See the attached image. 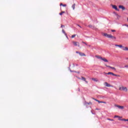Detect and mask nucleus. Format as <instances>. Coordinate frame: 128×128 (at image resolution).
<instances>
[{
  "mask_svg": "<svg viewBox=\"0 0 128 128\" xmlns=\"http://www.w3.org/2000/svg\"><path fill=\"white\" fill-rule=\"evenodd\" d=\"M90 104H92V102H86V101H85L84 102V106H88Z\"/></svg>",
  "mask_w": 128,
  "mask_h": 128,
  "instance_id": "nucleus-6",
  "label": "nucleus"
},
{
  "mask_svg": "<svg viewBox=\"0 0 128 128\" xmlns=\"http://www.w3.org/2000/svg\"><path fill=\"white\" fill-rule=\"evenodd\" d=\"M64 6V4H62V3L60 4V6Z\"/></svg>",
  "mask_w": 128,
  "mask_h": 128,
  "instance_id": "nucleus-29",
  "label": "nucleus"
},
{
  "mask_svg": "<svg viewBox=\"0 0 128 128\" xmlns=\"http://www.w3.org/2000/svg\"><path fill=\"white\" fill-rule=\"evenodd\" d=\"M127 20H128V18H127Z\"/></svg>",
  "mask_w": 128,
  "mask_h": 128,
  "instance_id": "nucleus-43",
  "label": "nucleus"
},
{
  "mask_svg": "<svg viewBox=\"0 0 128 128\" xmlns=\"http://www.w3.org/2000/svg\"><path fill=\"white\" fill-rule=\"evenodd\" d=\"M125 122H128V119H125Z\"/></svg>",
  "mask_w": 128,
  "mask_h": 128,
  "instance_id": "nucleus-34",
  "label": "nucleus"
},
{
  "mask_svg": "<svg viewBox=\"0 0 128 128\" xmlns=\"http://www.w3.org/2000/svg\"><path fill=\"white\" fill-rule=\"evenodd\" d=\"M92 80H94V82H98V79L95 78H92Z\"/></svg>",
  "mask_w": 128,
  "mask_h": 128,
  "instance_id": "nucleus-17",
  "label": "nucleus"
},
{
  "mask_svg": "<svg viewBox=\"0 0 128 128\" xmlns=\"http://www.w3.org/2000/svg\"><path fill=\"white\" fill-rule=\"evenodd\" d=\"M62 32L66 36V38H68V34H66V33L64 30V29L62 30Z\"/></svg>",
  "mask_w": 128,
  "mask_h": 128,
  "instance_id": "nucleus-13",
  "label": "nucleus"
},
{
  "mask_svg": "<svg viewBox=\"0 0 128 128\" xmlns=\"http://www.w3.org/2000/svg\"><path fill=\"white\" fill-rule=\"evenodd\" d=\"M61 28H64V26L62 24V25H61Z\"/></svg>",
  "mask_w": 128,
  "mask_h": 128,
  "instance_id": "nucleus-30",
  "label": "nucleus"
},
{
  "mask_svg": "<svg viewBox=\"0 0 128 128\" xmlns=\"http://www.w3.org/2000/svg\"><path fill=\"white\" fill-rule=\"evenodd\" d=\"M76 54H80V52H76Z\"/></svg>",
  "mask_w": 128,
  "mask_h": 128,
  "instance_id": "nucleus-37",
  "label": "nucleus"
},
{
  "mask_svg": "<svg viewBox=\"0 0 128 128\" xmlns=\"http://www.w3.org/2000/svg\"><path fill=\"white\" fill-rule=\"evenodd\" d=\"M79 80H80V78H78Z\"/></svg>",
  "mask_w": 128,
  "mask_h": 128,
  "instance_id": "nucleus-42",
  "label": "nucleus"
},
{
  "mask_svg": "<svg viewBox=\"0 0 128 128\" xmlns=\"http://www.w3.org/2000/svg\"><path fill=\"white\" fill-rule=\"evenodd\" d=\"M102 104H106V102L102 101Z\"/></svg>",
  "mask_w": 128,
  "mask_h": 128,
  "instance_id": "nucleus-26",
  "label": "nucleus"
},
{
  "mask_svg": "<svg viewBox=\"0 0 128 128\" xmlns=\"http://www.w3.org/2000/svg\"><path fill=\"white\" fill-rule=\"evenodd\" d=\"M78 26H80V28H82L80 25H78Z\"/></svg>",
  "mask_w": 128,
  "mask_h": 128,
  "instance_id": "nucleus-38",
  "label": "nucleus"
},
{
  "mask_svg": "<svg viewBox=\"0 0 128 128\" xmlns=\"http://www.w3.org/2000/svg\"><path fill=\"white\" fill-rule=\"evenodd\" d=\"M104 74H112V76L114 75V73L112 72H108V73H106V72H104Z\"/></svg>",
  "mask_w": 128,
  "mask_h": 128,
  "instance_id": "nucleus-14",
  "label": "nucleus"
},
{
  "mask_svg": "<svg viewBox=\"0 0 128 128\" xmlns=\"http://www.w3.org/2000/svg\"><path fill=\"white\" fill-rule=\"evenodd\" d=\"M113 76H118V77L120 76V75L116 74H114V73H113Z\"/></svg>",
  "mask_w": 128,
  "mask_h": 128,
  "instance_id": "nucleus-18",
  "label": "nucleus"
},
{
  "mask_svg": "<svg viewBox=\"0 0 128 128\" xmlns=\"http://www.w3.org/2000/svg\"><path fill=\"white\" fill-rule=\"evenodd\" d=\"M112 32H116V30H112Z\"/></svg>",
  "mask_w": 128,
  "mask_h": 128,
  "instance_id": "nucleus-31",
  "label": "nucleus"
},
{
  "mask_svg": "<svg viewBox=\"0 0 128 128\" xmlns=\"http://www.w3.org/2000/svg\"><path fill=\"white\" fill-rule=\"evenodd\" d=\"M98 104H102V101H100L98 100Z\"/></svg>",
  "mask_w": 128,
  "mask_h": 128,
  "instance_id": "nucleus-23",
  "label": "nucleus"
},
{
  "mask_svg": "<svg viewBox=\"0 0 128 128\" xmlns=\"http://www.w3.org/2000/svg\"><path fill=\"white\" fill-rule=\"evenodd\" d=\"M108 120H111L112 122L114 121V120H111L110 118H108Z\"/></svg>",
  "mask_w": 128,
  "mask_h": 128,
  "instance_id": "nucleus-25",
  "label": "nucleus"
},
{
  "mask_svg": "<svg viewBox=\"0 0 128 128\" xmlns=\"http://www.w3.org/2000/svg\"><path fill=\"white\" fill-rule=\"evenodd\" d=\"M96 110H98V109L96 108Z\"/></svg>",
  "mask_w": 128,
  "mask_h": 128,
  "instance_id": "nucleus-44",
  "label": "nucleus"
},
{
  "mask_svg": "<svg viewBox=\"0 0 128 128\" xmlns=\"http://www.w3.org/2000/svg\"><path fill=\"white\" fill-rule=\"evenodd\" d=\"M114 14H115V16H119L120 17V16H118V14H116V12H114Z\"/></svg>",
  "mask_w": 128,
  "mask_h": 128,
  "instance_id": "nucleus-20",
  "label": "nucleus"
},
{
  "mask_svg": "<svg viewBox=\"0 0 128 128\" xmlns=\"http://www.w3.org/2000/svg\"><path fill=\"white\" fill-rule=\"evenodd\" d=\"M125 68H128V66H125Z\"/></svg>",
  "mask_w": 128,
  "mask_h": 128,
  "instance_id": "nucleus-36",
  "label": "nucleus"
},
{
  "mask_svg": "<svg viewBox=\"0 0 128 128\" xmlns=\"http://www.w3.org/2000/svg\"><path fill=\"white\" fill-rule=\"evenodd\" d=\"M115 46H118V44H115Z\"/></svg>",
  "mask_w": 128,
  "mask_h": 128,
  "instance_id": "nucleus-35",
  "label": "nucleus"
},
{
  "mask_svg": "<svg viewBox=\"0 0 128 128\" xmlns=\"http://www.w3.org/2000/svg\"><path fill=\"white\" fill-rule=\"evenodd\" d=\"M104 36H106V38H112V40H116V36H112V34H104Z\"/></svg>",
  "mask_w": 128,
  "mask_h": 128,
  "instance_id": "nucleus-1",
  "label": "nucleus"
},
{
  "mask_svg": "<svg viewBox=\"0 0 128 128\" xmlns=\"http://www.w3.org/2000/svg\"><path fill=\"white\" fill-rule=\"evenodd\" d=\"M96 58H100V60H104V62H108V60L106 59V58H104L99 56H96Z\"/></svg>",
  "mask_w": 128,
  "mask_h": 128,
  "instance_id": "nucleus-2",
  "label": "nucleus"
},
{
  "mask_svg": "<svg viewBox=\"0 0 128 128\" xmlns=\"http://www.w3.org/2000/svg\"><path fill=\"white\" fill-rule=\"evenodd\" d=\"M94 100H96V102H98V100L96 99H94Z\"/></svg>",
  "mask_w": 128,
  "mask_h": 128,
  "instance_id": "nucleus-32",
  "label": "nucleus"
},
{
  "mask_svg": "<svg viewBox=\"0 0 128 128\" xmlns=\"http://www.w3.org/2000/svg\"><path fill=\"white\" fill-rule=\"evenodd\" d=\"M62 6H66V4H63Z\"/></svg>",
  "mask_w": 128,
  "mask_h": 128,
  "instance_id": "nucleus-33",
  "label": "nucleus"
},
{
  "mask_svg": "<svg viewBox=\"0 0 128 128\" xmlns=\"http://www.w3.org/2000/svg\"><path fill=\"white\" fill-rule=\"evenodd\" d=\"M112 8H114V10H117L118 12L120 10L118 8V7L116 5H112Z\"/></svg>",
  "mask_w": 128,
  "mask_h": 128,
  "instance_id": "nucleus-7",
  "label": "nucleus"
},
{
  "mask_svg": "<svg viewBox=\"0 0 128 128\" xmlns=\"http://www.w3.org/2000/svg\"><path fill=\"white\" fill-rule=\"evenodd\" d=\"M115 106H116V108H118L120 110H124V106L116 105Z\"/></svg>",
  "mask_w": 128,
  "mask_h": 128,
  "instance_id": "nucleus-8",
  "label": "nucleus"
},
{
  "mask_svg": "<svg viewBox=\"0 0 128 128\" xmlns=\"http://www.w3.org/2000/svg\"><path fill=\"white\" fill-rule=\"evenodd\" d=\"M81 78H82L81 80H84V82H86V84H88V81H86V79L85 78H84L82 76Z\"/></svg>",
  "mask_w": 128,
  "mask_h": 128,
  "instance_id": "nucleus-12",
  "label": "nucleus"
},
{
  "mask_svg": "<svg viewBox=\"0 0 128 128\" xmlns=\"http://www.w3.org/2000/svg\"><path fill=\"white\" fill-rule=\"evenodd\" d=\"M72 38H76V34L72 35Z\"/></svg>",
  "mask_w": 128,
  "mask_h": 128,
  "instance_id": "nucleus-21",
  "label": "nucleus"
},
{
  "mask_svg": "<svg viewBox=\"0 0 128 128\" xmlns=\"http://www.w3.org/2000/svg\"><path fill=\"white\" fill-rule=\"evenodd\" d=\"M72 44L75 46H80V43L78 42H73Z\"/></svg>",
  "mask_w": 128,
  "mask_h": 128,
  "instance_id": "nucleus-5",
  "label": "nucleus"
},
{
  "mask_svg": "<svg viewBox=\"0 0 128 128\" xmlns=\"http://www.w3.org/2000/svg\"><path fill=\"white\" fill-rule=\"evenodd\" d=\"M120 90H124V92H128V88L126 87L122 86L119 88Z\"/></svg>",
  "mask_w": 128,
  "mask_h": 128,
  "instance_id": "nucleus-4",
  "label": "nucleus"
},
{
  "mask_svg": "<svg viewBox=\"0 0 128 128\" xmlns=\"http://www.w3.org/2000/svg\"><path fill=\"white\" fill-rule=\"evenodd\" d=\"M88 27H89V28H92V25H89V26H88Z\"/></svg>",
  "mask_w": 128,
  "mask_h": 128,
  "instance_id": "nucleus-28",
  "label": "nucleus"
},
{
  "mask_svg": "<svg viewBox=\"0 0 128 128\" xmlns=\"http://www.w3.org/2000/svg\"><path fill=\"white\" fill-rule=\"evenodd\" d=\"M82 44H86V46H88V44L84 42H82Z\"/></svg>",
  "mask_w": 128,
  "mask_h": 128,
  "instance_id": "nucleus-24",
  "label": "nucleus"
},
{
  "mask_svg": "<svg viewBox=\"0 0 128 128\" xmlns=\"http://www.w3.org/2000/svg\"><path fill=\"white\" fill-rule=\"evenodd\" d=\"M127 60H128V58H127Z\"/></svg>",
  "mask_w": 128,
  "mask_h": 128,
  "instance_id": "nucleus-45",
  "label": "nucleus"
},
{
  "mask_svg": "<svg viewBox=\"0 0 128 128\" xmlns=\"http://www.w3.org/2000/svg\"><path fill=\"white\" fill-rule=\"evenodd\" d=\"M114 118H120V116H115Z\"/></svg>",
  "mask_w": 128,
  "mask_h": 128,
  "instance_id": "nucleus-27",
  "label": "nucleus"
},
{
  "mask_svg": "<svg viewBox=\"0 0 128 128\" xmlns=\"http://www.w3.org/2000/svg\"><path fill=\"white\" fill-rule=\"evenodd\" d=\"M66 13V12H60V14H59L60 15V16H62V14H65Z\"/></svg>",
  "mask_w": 128,
  "mask_h": 128,
  "instance_id": "nucleus-19",
  "label": "nucleus"
},
{
  "mask_svg": "<svg viewBox=\"0 0 128 128\" xmlns=\"http://www.w3.org/2000/svg\"><path fill=\"white\" fill-rule=\"evenodd\" d=\"M79 54L81 56H86V54L84 53L80 52Z\"/></svg>",
  "mask_w": 128,
  "mask_h": 128,
  "instance_id": "nucleus-15",
  "label": "nucleus"
},
{
  "mask_svg": "<svg viewBox=\"0 0 128 128\" xmlns=\"http://www.w3.org/2000/svg\"><path fill=\"white\" fill-rule=\"evenodd\" d=\"M106 66L107 68H112V70H116V68L114 67H112L110 66H107V65H106Z\"/></svg>",
  "mask_w": 128,
  "mask_h": 128,
  "instance_id": "nucleus-9",
  "label": "nucleus"
},
{
  "mask_svg": "<svg viewBox=\"0 0 128 128\" xmlns=\"http://www.w3.org/2000/svg\"><path fill=\"white\" fill-rule=\"evenodd\" d=\"M92 98V100H96V98Z\"/></svg>",
  "mask_w": 128,
  "mask_h": 128,
  "instance_id": "nucleus-40",
  "label": "nucleus"
},
{
  "mask_svg": "<svg viewBox=\"0 0 128 128\" xmlns=\"http://www.w3.org/2000/svg\"><path fill=\"white\" fill-rule=\"evenodd\" d=\"M78 74H80V72H78Z\"/></svg>",
  "mask_w": 128,
  "mask_h": 128,
  "instance_id": "nucleus-41",
  "label": "nucleus"
},
{
  "mask_svg": "<svg viewBox=\"0 0 128 128\" xmlns=\"http://www.w3.org/2000/svg\"><path fill=\"white\" fill-rule=\"evenodd\" d=\"M104 86H108V88L112 86H110V84H108V83L107 82H104Z\"/></svg>",
  "mask_w": 128,
  "mask_h": 128,
  "instance_id": "nucleus-10",
  "label": "nucleus"
},
{
  "mask_svg": "<svg viewBox=\"0 0 128 128\" xmlns=\"http://www.w3.org/2000/svg\"><path fill=\"white\" fill-rule=\"evenodd\" d=\"M118 48H122L123 50H128V47H124L122 45H118Z\"/></svg>",
  "mask_w": 128,
  "mask_h": 128,
  "instance_id": "nucleus-3",
  "label": "nucleus"
},
{
  "mask_svg": "<svg viewBox=\"0 0 128 128\" xmlns=\"http://www.w3.org/2000/svg\"><path fill=\"white\" fill-rule=\"evenodd\" d=\"M119 8H122V10H126V8H124V6L122 5L119 6Z\"/></svg>",
  "mask_w": 128,
  "mask_h": 128,
  "instance_id": "nucleus-11",
  "label": "nucleus"
},
{
  "mask_svg": "<svg viewBox=\"0 0 128 128\" xmlns=\"http://www.w3.org/2000/svg\"><path fill=\"white\" fill-rule=\"evenodd\" d=\"M120 120H123L124 122H126V119H119Z\"/></svg>",
  "mask_w": 128,
  "mask_h": 128,
  "instance_id": "nucleus-22",
  "label": "nucleus"
},
{
  "mask_svg": "<svg viewBox=\"0 0 128 128\" xmlns=\"http://www.w3.org/2000/svg\"><path fill=\"white\" fill-rule=\"evenodd\" d=\"M126 26H128V25H125Z\"/></svg>",
  "mask_w": 128,
  "mask_h": 128,
  "instance_id": "nucleus-39",
  "label": "nucleus"
},
{
  "mask_svg": "<svg viewBox=\"0 0 128 128\" xmlns=\"http://www.w3.org/2000/svg\"><path fill=\"white\" fill-rule=\"evenodd\" d=\"M76 8V4H74L72 5V8L74 10Z\"/></svg>",
  "mask_w": 128,
  "mask_h": 128,
  "instance_id": "nucleus-16",
  "label": "nucleus"
}]
</instances>
